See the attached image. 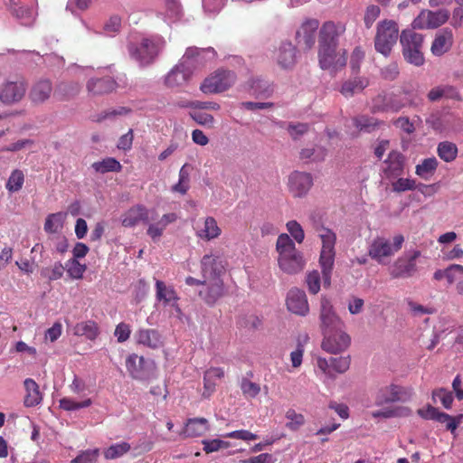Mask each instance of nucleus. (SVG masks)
I'll use <instances>...</instances> for the list:
<instances>
[{
    "mask_svg": "<svg viewBox=\"0 0 463 463\" xmlns=\"http://www.w3.org/2000/svg\"><path fill=\"white\" fill-rule=\"evenodd\" d=\"M276 250L279 254V267L283 272L292 275L304 269L306 260L303 253L297 250L295 242L289 235L287 233L279 235L276 242Z\"/></svg>",
    "mask_w": 463,
    "mask_h": 463,
    "instance_id": "f257e3e1",
    "label": "nucleus"
},
{
    "mask_svg": "<svg viewBox=\"0 0 463 463\" xmlns=\"http://www.w3.org/2000/svg\"><path fill=\"white\" fill-rule=\"evenodd\" d=\"M165 46V41L164 38L156 35L142 38L137 43H128V51L131 59L136 61L139 66L146 67L155 62Z\"/></svg>",
    "mask_w": 463,
    "mask_h": 463,
    "instance_id": "f03ea898",
    "label": "nucleus"
},
{
    "mask_svg": "<svg viewBox=\"0 0 463 463\" xmlns=\"http://www.w3.org/2000/svg\"><path fill=\"white\" fill-rule=\"evenodd\" d=\"M423 104V99L412 92H404L401 97L392 92L382 91L372 100V111L377 112H398L406 106L420 107Z\"/></svg>",
    "mask_w": 463,
    "mask_h": 463,
    "instance_id": "7ed1b4c3",
    "label": "nucleus"
},
{
    "mask_svg": "<svg viewBox=\"0 0 463 463\" xmlns=\"http://www.w3.org/2000/svg\"><path fill=\"white\" fill-rule=\"evenodd\" d=\"M315 230L318 233V237L322 241V247L319 256V263L321 266L325 283H330L332 269L335 263V245L336 242L335 233L317 222H315Z\"/></svg>",
    "mask_w": 463,
    "mask_h": 463,
    "instance_id": "20e7f679",
    "label": "nucleus"
},
{
    "mask_svg": "<svg viewBox=\"0 0 463 463\" xmlns=\"http://www.w3.org/2000/svg\"><path fill=\"white\" fill-rule=\"evenodd\" d=\"M424 36L416 33L414 29H405L400 35L402 53L404 60L416 67L424 64L425 59L422 52Z\"/></svg>",
    "mask_w": 463,
    "mask_h": 463,
    "instance_id": "39448f33",
    "label": "nucleus"
},
{
    "mask_svg": "<svg viewBox=\"0 0 463 463\" xmlns=\"http://www.w3.org/2000/svg\"><path fill=\"white\" fill-rule=\"evenodd\" d=\"M399 37V27L393 20H383L378 23L374 38V48L377 52L388 57Z\"/></svg>",
    "mask_w": 463,
    "mask_h": 463,
    "instance_id": "423d86ee",
    "label": "nucleus"
},
{
    "mask_svg": "<svg viewBox=\"0 0 463 463\" xmlns=\"http://www.w3.org/2000/svg\"><path fill=\"white\" fill-rule=\"evenodd\" d=\"M404 237L402 234L393 237L392 244L383 237H377L369 247V256L380 264H384V258L392 256L402 249Z\"/></svg>",
    "mask_w": 463,
    "mask_h": 463,
    "instance_id": "0eeeda50",
    "label": "nucleus"
},
{
    "mask_svg": "<svg viewBox=\"0 0 463 463\" xmlns=\"http://www.w3.org/2000/svg\"><path fill=\"white\" fill-rule=\"evenodd\" d=\"M420 251L417 250L405 251L389 267V274L392 279H408L417 272V259Z\"/></svg>",
    "mask_w": 463,
    "mask_h": 463,
    "instance_id": "6e6552de",
    "label": "nucleus"
},
{
    "mask_svg": "<svg viewBox=\"0 0 463 463\" xmlns=\"http://www.w3.org/2000/svg\"><path fill=\"white\" fill-rule=\"evenodd\" d=\"M412 395L413 392L411 388L392 383L378 389L374 396V404L381 407L393 402H406L411 399Z\"/></svg>",
    "mask_w": 463,
    "mask_h": 463,
    "instance_id": "1a4fd4ad",
    "label": "nucleus"
},
{
    "mask_svg": "<svg viewBox=\"0 0 463 463\" xmlns=\"http://www.w3.org/2000/svg\"><path fill=\"white\" fill-rule=\"evenodd\" d=\"M235 79L234 72L231 71H217L204 79L200 90L204 94L220 93L232 86Z\"/></svg>",
    "mask_w": 463,
    "mask_h": 463,
    "instance_id": "9d476101",
    "label": "nucleus"
},
{
    "mask_svg": "<svg viewBox=\"0 0 463 463\" xmlns=\"http://www.w3.org/2000/svg\"><path fill=\"white\" fill-rule=\"evenodd\" d=\"M226 267L227 260L220 251L206 254L201 260V273L207 280L222 278Z\"/></svg>",
    "mask_w": 463,
    "mask_h": 463,
    "instance_id": "9b49d317",
    "label": "nucleus"
},
{
    "mask_svg": "<svg viewBox=\"0 0 463 463\" xmlns=\"http://www.w3.org/2000/svg\"><path fill=\"white\" fill-rule=\"evenodd\" d=\"M319 320L322 334L335 332L345 326L342 319L336 314L331 301L326 297H322L320 299Z\"/></svg>",
    "mask_w": 463,
    "mask_h": 463,
    "instance_id": "f8f14e48",
    "label": "nucleus"
},
{
    "mask_svg": "<svg viewBox=\"0 0 463 463\" xmlns=\"http://www.w3.org/2000/svg\"><path fill=\"white\" fill-rule=\"evenodd\" d=\"M449 16L450 13L447 9L422 10L412 21L411 25L413 29H434L444 24Z\"/></svg>",
    "mask_w": 463,
    "mask_h": 463,
    "instance_id": "ddd939ff",
    "label": "nucleus"
},
{
    "mask_svg": "<svg viewBox=\"0 0 463 463\" xmlns=\"http://www.w3.org/2000/svg\"><path fill=\"white\" fill-rule=\"evenodd\" d=\"M27 83L23 78L6 80L0 86V101L5 105L18 103L24 97Z\"/></svg>",
    "mask_w": 463,
    "mask_h": 463,
    "instance_id": "4468645a",
    "label": "nucleus"
},
{
    "mask_svg": "<svg viewBox=\"0 0 463 463\" xmlns=\"http://www.w3.org/2000/svg\"><path fill=\"white\" fill-rule=\"evenodd\" d=\"M324 339L322 341V349L330 354H338L344 352L348 348L351 343V338L343 328L335 330V332L324 333Z\"/></svg>",
    "mask_w": 463,
    "mask_h": 463,
    "instance_id": "2eb2a0df",
    "label": "nucleus"
},
{
    "mask_svg": "<svg viewBox=\"0 0 463 463\" xmlns=\"http://www.w3.org/2000/svg\"><path fill=\"white\" fill-rule=\"evenodd\" d=\"M288 186L294 197H304L313 186V176L309 173L294 171L288 175Z\"/></svg>",
    "mask_w": 463,
    "mask_h": 463,
    "instance_id": "dca6fc26",
    "label": "nucleus"
},
{
    "mask_svg": "<svg viewBox=\"0 0 463 463\" xmlns=\"http://www.w3.org/2000/svg\"><path fill=\"white\" fill-rule=\"evenodd\" d=\"M417 413L424 420H432L439 423L446 424L447 430L452 433L457 430L463 417L462 415H459L458 417L454 418L448 413L439 411L437 408L430 404L425 408L419 409Z\"/></svg>",
    "mask_w": 463,
    "mask_h": 463,
    "instance_id": "f3484780",
    "label": "nucleus"
},
{
    "mask_svg": "<svg viewBox=\"0 0 463 463\" xmlns=\"http://www.w3.org/2000/svg\"><path fill=\"white\" fill-rule=\"evenodd\" d=\"M336 47L323 46L319 47L318 58L319 65L323 70L338 71L346 64L345 54L340 55L335 52Z\"/></svg>",
    "mask_w": 463,
    "mask_h": 463,
    "instance_id": "a211bd4d",
    "label": "nucleus"
},
{
    "mask_svg": "<svg viewBox=\"0 0 463 463\" xmlns=\"http://www.w3.org/2000/svg\"><path fill=\"white\" fill-rule=\"evenodd\" d=\"M405 157L396 150L389 153L387 158L383 161V175L389 180H394L402 176L404 172Z\"/></svg>",
    "mask_w": 463,
    "mask_h": 463,
    "instance_id": "6ab92c4d",
    "label": "nucleus"
},
{
    "mask_svg": "<svg viewBox=\"0 0 463 463\" xmlns=\"http://www.w3.org/2000/svg\"><path fill=\"white\" fill-rule=\"evenodd\" d=\"M224 283L222 278H217L206 281L203 288L199 290V297L210 307H213L216 302L225 295Z\"/></svg>",
    "mask_w": 463,
    "mask_h": 463,
    "instance_id": "aec40b11",
    "label": "nucleus"
},
{
    "mask_svg": "<svg viewBox=\"0 0 463 463\" xmlns=\"http://www.w3.org/2000/svg\"><path fill=\"white\" fill-rule=\"evenodd\" d=\"M286 305L288 309L296 315L305 317L309 312V305L304 290L298 288L289 289L287 294Z\"/></svg>",
    "mask_w": 463,
    "mask_h": 463,
    "instance_id": "412c9836",
    "label": "nucleus"
},
{
    "mask_svg": "<svg viewBox=\"0 0 463 463\" xmlns=\"http://www.w3.org/2000/svg\"><path fill=\"white\" fill-rule=\"evenodd\" d=\"M154 364L150 360H146L143 356L132 354L126 360V367L129 374L135 378L143 380L147 377L150 369Z\"/></svg>",
    "mask_w": 463,
    "mask_h": 463,
    "instance_id": "4be33fe9",
    "label": "nucleus"
},
{
    "mask_svg": "<svg viewBox=\"0 0 463 463\" xmlns=\"http://www.w3.org/2000/svg\"><path fill=\"white\" fill-rule=\"evenodd\" d=\"M319 23L317 19H308L305 21L296 33L298 43L304 49H311L316 42V33Z\"/></svg>",
    "mask_w": 463,
    "mask_h": 463,
    "instance_id": "5701e85b",
    "label": "nucleus"
},
{
    "mask_svg": "<svg viewBox=\"0 0 463 463\" xmlns=\"http://www.w3.org/2000/svg\"><path fill=\"white\" fill-rule=\"evenodd\" d=\"M149 210L143 204H136L130 207L121 216V224L126 228H134L139 223H148Z\"/></svg>",
    "mask_w": 463,
    "mask_h": 463,
    "instance_id": "b1692460",
    "label": "nucleus"
},
{
    "mask_svg": "<svg viewBox=\"0 0 463 463\" xmlns=\"http://www.w3.org/2000/svg\"><path fill=\"white\" fill-rule=\"evenodd\" d=\"M52 92L54 91L52 81L41 79L32 85L28 97L33 104L41 105L50 99Z\"/></svg>",
    "mask_w": 463,
    "mask_h": 463,
    "instance_id": "393cba45",
    "label": "nucleus"
},
{
    "mask_svg": "<svg viewBox=\"0 0 463 463\" xmlns=\"http://www.w3.org/2000/svg\"><path fill=\"white\" fill-rule=\"evenodd\" d=\"M118 87V83L111 77H92L86 84L89 94L92 96L105 95L112 92Z\"/></svg>",
    "mask_w": 463,
    "mask_h": 463,
    "instance_id": "a878e982",
    "label": "nucleus"
},
{
    "mask_svg": "<svg viewBox=\"0 0 463 463\" xmlns=\"http://www.w3.org/2000/svg\"><path fill=\"white\" fill-rule=\"evenodd\" d=\"M454 43V36L451 29L443 28L438 31L432 42L430 51L434 56H442L448 52Z\"/></svg>",
    "mask_w": 463,
    "mask_h": 463,
    "instance_id": "bb28decb",
    "label": "nucleus"
},
{
    "mask_svg": "<svg viewBox=\"0 0 463 463\" xmlns=\"http://www.w3.org/2000/svg\"><path fill=\"white\" fill-rule=\"evenodd\" d=\"M428 99L431 102H436L441 99L460 102L463 97L459 90L453 85L442 84L432 88L428 92Z\"/></svg>",
    "mask_w": 463,
    "mask_h": 463,
    "instance_id": "cd10ccee",
    "label": "nucleus"
},
{
    "mask_svg": "<svg viewBox=\"0 0 463 463\" xmlns=\"http://www.w3.org/2000/svg\"><path fill=\"white\" fill-rule=\"evenodd\" d=\"M276 61L281 69H292L297 62V49L289 42L282 43L277 51Z\"/></svg>",
    "mask_w": 463,
    "mask_h": 463,
    "instance_id": "c85d7f7f",
    "label": "nucleus"
},
{
    "mask_svg": "<svg viewBox=\"0 0 463 463\" xmlns=\"http://www.w3.org/2000/svg\"><path fill=\"white\" fill-rule=\"evenodd\" d=\"M135 339L138 345L151 349H158L163 345L162 336L156 329L140 328L135 333Z\"/></svg>",
    "mask_w": 463,
    "mask_h": 463,
    "instance_id": "c756f323",
    "label": "nucleus"
},
{
    "mask_svg": "<svg viewBox=\"0 0 463 463\" xmlns=\"http://www.w3.org/2000/svg\"><path fill=\"white\" fill-rule=\"evenodd\" d=\"M192 78L188 71L184 70L179 64L175 65L165 76L164 83L167 88L175 89L185 86Z\"/></svg>",
    "mask_w": 463,
    "mask_h": 463,
    "instance_id": "7c9ffc66",
    "label": "nucleus"
},
{
    "mask_svg": "<svg viewBox=\"0 0 463 463\" xmlns=\"http://www.w3.org/2000/svg\"><path fill=\"white\" fill-rule=\"evenodd\" d=\"M81 85L77 81H61L53 92L59 101H67L75 98L80 91Z\"/></svg>",
    "mask_w": 463,
    "mask_h": 463,
    "instance_id": "2f4dec72",
    "label": "nucleus"
},
{
    "mask_svg": "<svg viewBox=\"0 0 463 463\" xmlns=\"http://www.w3.org/2000/svg\"><path fill=\"white\" fill-rule=\"evenodd\" d=\"M248 85L250 92L256 98L266 99L273 92L270 82L261 77H252L249 80Z\"/></svg>",
    "mask_w": 463,
    "mask_h": 463,
    "instance_id": "473e14b6",
    "label": "nucleus"
},
{
    "mask_svg": "<svg viewBox=\"0 0 463 463\" xmlns=\"http://www.w3.org/2000/svg\"><path fill=\"white\" fill-rule=\"evenodd\" d=\"M156 300L163 302L165 306H175L178 300L177 294L172 286H166L162 280L156 281Z\"/></svg>",
    "mask_w": 463,
    "mask_h": 463,
    "instance_id": "72a5a7b5",
    "label": "nucleus"
},
{
    "mask_svg": "<svg viewBox=\"0 0 463 463\" xmlns=\"http://www.w3.org/2000/svg\"><path fill=\"white\" fill-rule=\"evenodd\" d=\"M24 388L26 394L24 396V403L26 407H34L42 402V394L39 390V385L31 378L24 380Z\"/></svg>",
    "mask_w": 463,
    "mask_h": 463,
    "instance_id": "f704fd0d",
    "label": "nucleus"
},
{
    "mask_svg": "<svg viewBox=\"0 0 463 463\" xmlns=\"http://www.w3.org/2000/svg\"><path fill=\"white\" fill-rule=\"evenodd\" d=\"M327 45L329 47L337 46V32L333 22L325 23L319 33V47Z\"/></svg>",
    "mask_w": 463,
    "mask_h": 463,
    "instance_id": "c9c22d12",
    "label": "nucleus"
},
{
    "mask_svg": "<svg viewBox=\"0 0 463 463\" xmlns=\"http://www.w3.org/2000/svg\"><path fill=\"white\" fill-rule=\"evenodd\" d=\"M209 430V423L205 418H193L187 420L184 433L187 437H199Z\"/></svg>",
    "mask_w": 463,
    "mask_h": 463,
    "instance_id": "e433bc0d",
    "label": "nucleus"
},
{
    "mask_svg": "<svg viewBox=\"0 0 463 463\" xmlns=\"http://www.w3.org/2000/svg\"><path fill=\"white\" fill-rule=\"evenodd\" d=\"M369 84L367 78L354 77V79L345 81L341 87L340 92L346 98L354 96L355 93L361 92Z\"/></svg>",
    "mask_w": 463,
    "mask_h": 463,
    "instance_id": "4c0bfd02",
    "label": "nucleus"
},
{
    "mask_svg": "<svg viewBox=\"0 0 463 463\" xmlns=\"http://www.w3.org/2000/svg\"><path fill=\"white\" fill-rule=\"evenodd\" d=\"M224 376V371L219 367H212L205 371L203 375L204 392L203 396H210L216 386V380Z\"/></svg>",
    "mask_w": 463,
    "mask_h": 463,
    "instance_id": "58836bf2",
    "label": "nucleus"
},
{
    "mask_svg": "<svg viewBox=\"0 0 463 463\" xmlns=\"http://www.w3.org/2000/svg\"><path fill=\"white\" fill-rule=\"evenodd\" d=\"M327 155V150L322 146H315L301 149L299 157L308 162H323Z\"/></svg>",
    "mask_w": 463,
    "mask_h": 463,
    "instance_id": "ea45409f",
    "label": "nucleus"
},
{
    "mask_svg": "<svg viewBox=\"0 0 463 463\" xmlns=\"http://www.w3.org/2000/svg\"><path fill=\"white\" fill-rule=\"evenodd\" d=\"M73 333L79 336H85L89 340H94L99 335V328L94 321L89 320L78 323L73 328Z\"/></svg>",
    "mask_w": 463,
    "mask_h": 463,
    "instance_id": "a19ab883",
    "label": "nucleus"
},
{
    "mask_svg": "<svg viewBox=\"0 0 463 463\" xmlns=\"http://www.w3.org/2000/svg\"><path fill=\"white\" fill-rule=\"evenodd\" d=\"M444 134L458 133L463 130V120L453 113H445L442 119Z\"/></svg>",
    "mask_w": 463,
    "mask_h": 463,
    "instance_id": "79ce46f5",
    "label": "nucleus"
},
{
    "mask_svg": "<svg viewBox=\"0 0 463 463\" xmlns=\"http://www.w3.org/2000/svg\"><path fill=\"white\" fill-rule=\"evenodd\" d=\"M438 164V160L435 157L425 158L420 164L416 165L415 173L420 178L430 180L435 173Z\"/></svg>",
    "mask_w": 463,
    "mask_h": 463,
    "instance_id": "37998d69",
    "label": "nucleus"
},
{
    "mask_svg": "<svg viewBox=\"0 0 463 463\" xmlns=\"http://www.w3.org/2000/svg\"><path fill=\"white\" fill-rule=\"evenodd\" d=\"M381 124V121H379L377 118L361 115L354 118V125L359 131L365 132V133H371L374 131L379 125Z\"/></svg>",
    "mask_w": 463,
    "mask_h": 463,
    "instance_id": "c03bdc74",
    "label": "nucleus"
},
{
    "mask_svg": "<svg viewBox=\"0 0 463 463\" xmlns=\"http://www.w3.org/2000/svg\"><path fill=\"white\" fill-rule=\"evenodd\" d=\"M438 156L445 162H452L458 156V147L456 144L449 141H443L438 145Z\"/></svg>",
    "mask_w": 463,
    "mask_h": 463,
    "instance_id": "a18cd8bd",
    "label": "nucleus"
},
{
    "mask_svg": "<svg viewBox=\"0 0 463 463\" xmlns=\"http://www.w3.org/2000/svg\"><path fill=\"white\" fill-rule=\"evenodd\" d=\"M65 213L59 212L49 214L44 222V231L47 233H57L63 226Z\"/></svg>",
    "mask_w": 463,
    "mask_h": 463,
    "instance_id": "49530a36",
    "label": "nucleus"
},
{
    "mask_svg": "<svg viewBox=\"0 0 463 463\" xmlns=\"http://www.w3.org/2000/svg\"><path fill=\"white\" fill-rule=\"evenodd\" d=\"M91 167L97 173L100 174H105L108 172H119L122 168L120 163L113 157H107L101 161L94 162Z\"/></svg>",
    "mask_w": 463,
    "mask_h": 463,
    "instance_id": "de8ad7c7",
    "label": "nucleus"
},
{
    "mask_svg": "<svg viewBox=\"0 0 463 463\" xmlns=\"http://www.w3.org/2000/svg\"><path fill=\"white\" fill-rule=\"evenodd\" d=\"M426 187L423 184H419L417 185L416 181L411 178H402L398 177V179L392 184V189L395 193H402L406 191H413L419 188L421 191V188Z\"/></svg>",
    "mask_w": 463,
    "mask_h": 463,
    "instance_id": "09e8293b",
    "label": "nucleus"
},
{
    "mask_svg": "<svg viewBox=\"0 0 463 463\" xmlns=\"http://www.w3.org/2000/svg\"><path fill=\"white\" fill-rule=\"evenodd\" d=\"M221 234V229L213 217H207L204 221V228L198 232V236L208 241L217 238Z\"/></svg>",
    "mask_w": 463,
    "mask_h": 463,
    "instance_id": "8fccbe9b",
    "label": "nucleus"
},
{
    "mask_svg": "<svg viewBox=\"0 0 463 463\" xmlns=\"http://www.w3.org/2000/svg\"><path fill=\"white\" fill-rule=\"evenodd\" d=\"M196 51L194 50V47H188L184 52V54L180 59L179 64L184 70L188 71L189 74L193 76L194 71L200 68L198 63L195 61L194 58L193 57L194 53H195Z\"/></svg>",
    "mask_w": 463,
    "mask_h": 463,
    "instance_id": "3c124183",
    "label": "nucleus"
},
{
    "mask_svg": "<svg viewBox=\"0 0 463 463\" xmlns=\"http://www.w3.org/2000/svg\"><path fill=\"white\" fill-rule=\"evenodd\" d=\"M86 265L80 263L78 260L70 259L65 263V269L68 275L73 279H80L86 271Z\"/></svg>",
    "mask_w": 463,
    "mask_h": 463,
    "instance_id": "603ef678",
    "label": "nucleus"
},
{
    "mask_svg": "<svg viewBox=\"0 0 463 463\" xmlns=\"http://www.w3.org/2000/svg\"><path fill=\"white\" fill-rule=\"evenodd\" d=\"M130 448V444L128 442L113 444L104 451V457L107 459L118 458L126 454L127 452H128Z\"/></svg>",
    "mask_w": 463,
    "mask_h": 463,
    "instance_id": "864d4df0",
    "label": "nucleus"
},
{
    "mask_svg": "<svg viewBox=\"0 0 463 463\" xmlns=\"http://www.w3.org/2000/svg\"><path fill=\"white\" fill-rule=\"evenodd\" d=\"M24 182V173L19 169H15L12 172L11 175L7 180L6 189L11 193L18 192L19 190L22 189Z\"/></svg>",
    "mask_w": 463,
    "mask_h": 463,
    "instance_id": "5fc2aeb1",
    "label": "nucleus"
},
{
    "mask_svg": "<svg viewBox=\"0 0 463 463\" xmlns=\"http://www.w3.org/2000/svg\"><path fill=\"white\" fill-rule=\"evenodd\" d=\"M194 50L196 52L194 53L193 57L200 67L203 66L207 61L213 60L216 56V52L212 47L203 49L194 47Z\"/></svg>",
    "mask_w": 463,
    "mask_h": 463,
    "instance_id": "6e6d98bb",
    "label": "nucleus"
},
{
    "mask_svg": "<svg viewBox=\"0 0 463 463\" xmlns=\"http://www.w3.org/2000/svg\"><path fill=\"white\" fill-rule=\"evenodd\" d=\"M241 390L242 392V394L246 398H255L257 397L260 392V384L253 383L247 378H242L241 384H240Z\"/></svg>",
    "mask_w": 463,
    "mask_h": 463,
    "instance_id": "4d7b16f0",
    "label": "nucleus"
},
{
    "mask_svg": "<svg viewBox=\"0 0 463 463\" xmlns=\"http://www.w3.org/2000/svg\"><path fill=\"white\" fill-rule=\"evenodd\" d=\"M286 418L288 420L286 427L290 430H298L305 423L304 416L293 409L287 411Z\"/></svg>",
    "mask_w": 463,
    "mask_h": 463,
    "instance_id": "13d9d810",
    "label": "nucleus"
},
{
    "mask_svg": "<svg viewBox=\"0 0 463 463\" xmlns=\"http://www.w3.org/2000/svg\"><path fill=\"white\" fill-rule=\"evenodd\" d=\"M92 403L90 399H86L82 402H76L70 398H62L60 400V407L65 411H77L82 408H87Z\"/></svg>",
    "mask_w": 463,
    "mask_h": 463,
    "instance_id": "bf43d9fd",
    "label": "nucleus"
},
{
    "mask_svg": "<svg viewBox=\"0 0 463 463\" xmlns=\"http://www.w3.org/2000/svg\"><path fill=\"white\" fill-rule=\"evenodd\" d=\"M444 113L439 110L431 112L425 119L426 124L436 132H442Z\"/></svg>",
    "mask_w": 463,
    "mask_h": 463,
    "instance_id": "052dcab7",
    "label": "nucleus"
},
{
    "mask_svg": "<svg viewBox=\"0 0 463 463\" xmlns=\"http://www.w3.org/2000/svg\"><path fill=\"white\" fill-rule=\"evenodd\" d=\"M439 398L441 404L445 409H450L453 402V395L451 392H449L443 388L433 391L432 399L436 402V399Z\"/></svg>",
    "mask_w": 463,
    "mask_h": 463,
    "instance_id": "680f3d73",
    "label": "nucleus"
},
{
    "mask_svg": "<svg viewBox=\"0 0 463 463\" xmlns=\"http://www.w3.org/2000/svg\"><path fill=\"white\" fill-rule=\"evenodd\" d=\"M202 443L203 445V450L207 454L218 451L221 449H227L230 446L229 442L219 439H203Z\"/></svg>",
    "mask_w": 463,
    "mask_h": 463,
    "instance_id": "e2e57ef3",
    "label": "nucleus"
},
{
    "mask_svg": "<svg viewBox=\"0 0 463 463\" xmlns=\"http://www.w3.org/2000/svg\"><path fill=\"white\" fill-rule=\"evenodd\" d=\"M287 130L294 140L299 139L309 130V125L307 123H292L288 125Z\"/></svg>",
    "mask_w": 463,
    "mask_h": 463,
    "instance_id": "0e129e2a",
    "label": "nucleus"
},
{
    "mask_svg": "<svg viewBox=\"0 0 463 463\" xmlns=\"http://www.w3.org/2000/svg\"><path fill=\"white\" fill-rule=\"evenodd\" d=\"M189 116L199 125L212 128L214 124V118L208 113L197 110L190 111Z\"/></svg>",
    "mask_w": 463,
    "mask_h": 463,
    "instance_id": "69168bd1",
    "label": "nucleus"
},
{
    "mask_svg": "<svg viewBox=\"0 0 463 463\" xmlns=\"http://www.w3.org/2000/svg\"><path fill=\"white\" fill-rule=\"evenodd\" d=\"M287 230L298 243H302L305 239V232L301 225L297 221L287 222Z\"/></svg>",
    "mask_w": 463,
    "mask_h": 463,
    "instance_id": "338daca9",
    "label": "nucleus"
},
{
    "mask_svg": "<svg viewBox=\"0 0 463 463\" xmlns=\"http://www.w3.org/2000/svg\"><path fill=\"white\" fill-rule=\"evenodd\" d=\"M64 270L65 266H63L61 262H55L51 269H45L43 270V275L49 280H57L63 276Z\"/></svg>",
    "mask_w": 463,
    "mask_h": 463,
    "instance_id": "774afa93",
    "label": "nucleus"
}]
</instances>
